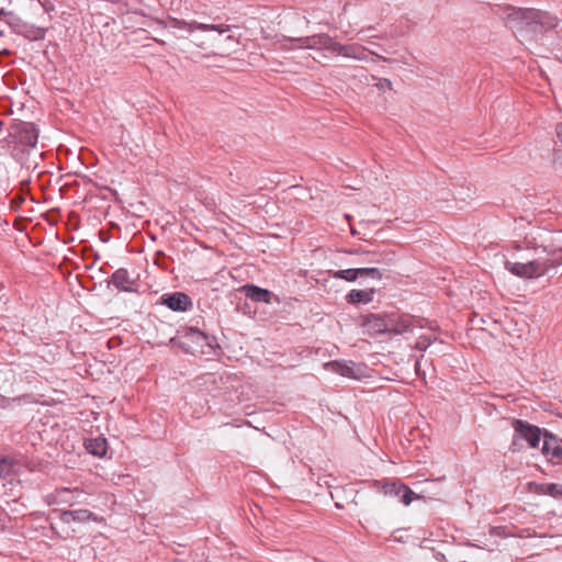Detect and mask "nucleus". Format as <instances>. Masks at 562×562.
<instances>
[{
  "label": "nucleus",
  "mask_w": 562,
  "mask_h": 562,
  "mask_svg": "<svg viewBox=\"0 0 562 562\" xmlns=\"http://www.w3.org/2000/svg\"><path fill=\"white\" fill-rule=\"evenodd\" d=\"M364 326H367L373 334L389 333L387 316L384 318L379 315L371 314L366 317Z\"/></svg>",
  "instance_id": "a211bd4d"
},
{
  "label": "nucleus",
  "mask_w": 562,
  "mask_h": 562,
  "mask_svg": "<svg viewBox=\"0 0 562 562\" xmlns=\"http://www.w3.org/2000/svg\"><path fill=\"white\" fill-rule=\"evenodd\" d=\"M333 277L335 279H341V280H346L348 282H353L359 278L358 277V268H356V269L350 268V269L335 271L333 273Z\"/></svg>",
  "instance_id": "5701e85b"
},
{
  "label": "nucleus",
  "mask_w": 562,
  "mask_h": 562,
  "mask_svg": "<svg viewBox=\"0 0 562 562\" xmlns=\"http://www.w3.org/2000/svg\"><path fill=\"white\" fill-rule=\"evenodd\" d=\"M328 366L334 372L346 378L359 379L362 374L361 367L352 361H333Z\"/></svg>",
  "instance_id": "2eb2a0df"
},
{
  "label": "nucleus",
  "mask_w": 562,
  "mask_h": 562,
  "mask_svg": "<svg viewBox=\"0 0 562 562\" xmlns=\"http://www.w3.org/2000/svg\"><path fill=\"white\" fill-rule=\"evenodd\" d=\"M417 321L411 315H398L392 313L387 315L389 333L401 335L412 331Z\"/></svg>",
  "instance_id": "9b49d317"
},
{
  "label": "nucleus",
  "mask_w": 562,
  "mask_h": 562,
  "mask_svg": "<svg viewBox=\"0 0 562 562\" xmlns=\"http://www.w3.org/2000/svg\"><path fill=\"white\" fill-rule=\"evenodd\" d=\"M415 370L418 375H420V360H417L415 363Z\"/></svg>",
  "instance_id": "2f4dec72"
},
{
  "label": "nucleus",
  "mask_w": 562,
  "mask_h": 562,
  "mask_svg": "<svg viewBox=\"0 0 562 562\" xmlns=\"http://www.w3.org/2000/svg\"><path fill=\"white\" fill-rule=\"evenodd\" d=\"M162 304L176 312H186L192 306L191 297L183 292H175L162 296Z\"/></svg>",
  "instance_id": "f8f14e48"
},
{
  "label": "nucleus",
  "mask_w": 562,
  "mask_h": 562,
  "mask_svg": "<svg viewBox=\"0 0 562 562\" xmlns=\"http://www.w3.org/2000/svg\"><path fill=\"white\" fill-rule=\"evenodd\" d=\"M376 87L380 89V90H384V89H391L392 88V82L386 79V78H382L380 79V81L376 83Z\"/></svg>",
  "instance_id": "cd10ccee"
},
{
  "label": "nucleus",
  "mask_w": 562,
  "mask_h": 562,
  "mask_svg": "<svg viewBox=\"0 0 562 562\" xmlns=\"http://www.w3.org/2000/svg\"><path fill=\"white\" fill-rule=\"evenodd\" d=\"M37 138L38 131L33 123L16 122L9 127L8 135L1 142L2 147H7L22 167L34 169L37 164L31 159V155L35 151Z\"/></svg>",
  "instance_id": "f257e3e1"
},
{
  "label": "nucleus",
  "mask_w": 562,
  "mask_h": 562,
  "mask_svg": "<svg viewBox=\"0 0 562 562\" xmlns=\"http://www.w3.org/2000/svg\"><path fill=\"white\" fill-rule=\"evenodd\" d=\"M243 291L247 299L255 302L271 303L272 297H276V295L269 290L254 284L244 285Z\"/></svg>",
  "instance_id": "dca6fc26"
},
{
  "label": "nucleus",
  "mask_w": 562,
  "mask_h": 562,
  "mask_svg": "<svg viewBox=\"0 0 562 562\" xmlns=\"http://www.w3.org/2000/svg\"><path fill=\"white\" fill-rule=\"evenodd\" d=\"M2 127H3V122L0 121V136L2 135Z\"/></svg>",
  "instance_id": "72a5a7b5"
},
{
  "label": "nucleus",
  "mask_w": 562,
  "mask_h": 562,
  "mask_svg": "<svg viewBox=\"0 0 562 562\" xmlns=\"http://www.w3.org/2000/svg\"><path fill=\"white\" fill-rule=\"evenodd\" d=\"M5 23L15 34L29 41H40L45 37L46 30L44 27L27 23L16 14H10V19H5Z\"/></svg>",
  "instance_id": "423d86ee"
},
{
  "label": "nucleus",
  "mask_w": 562,
  "mask_h": 562,
  "mask_svg": "<svg viewBox=\"0 0 562 562\" xmlns=\"http://www.w3.org/2000/svg\"><path fill=\"white\" fill-rule=\"evenodd\" d=\"M367 49L359 44H349L344 45L338 42H335L333 46V54L341 55L344 57L353 58L358 60L366 59Z\"/></svg>",
  "instance_id": "4468645a"
},
{
  "label": "nucleus",
  "mask_w": 562,
  "mask_h": 562,
  "mask_svg": "<svg viewBox=\"0 0 562 562\" xmlns=\"http://www.w3.org/2000/svg\"><path fill=\"white\" fill-rule=\"evenodd\" d=\"M53 515H56L63 522L70 524L75 522H87L93 518V513L88 509H77V510H59L54 509Z\"/></svg>",
  "instance_id": "ddd939ff"
},
{
  "label": "nucleus",
  "mask_w": 562,
  "mask_h": 562,
  "mask_svg": "<svg viewBox=\"0 0 562 562\" xmlns=\"http://www.w3.org/2000/svg\"><path fill=\"white\" fill-rule=\"evenodd\" d=\"M503 531V527H494L491 529V533L501 535Z\"/></svg>",
  "instance_id": "7c9ffc66"
},
{
  "label": "nucleus",
  "mask_w": 562,
  "mask_h": 562,
  "mask_svg": "<svg viewBox=\"0 0 562 562\" xmlns=\"http://www.w3.org/2000/svg\"><path fill=\"white\" fill-rule=\"evenodd\" d=\"M515 436L512 442V450L516 451L518 439L526 440L531 448H538L541 441L542 431L538 426L531 425L521 419L513 420Z\"/></svg>",
  "instance_id": "39448f33"
},
{
  "label": "nucleus",
  "mask_w": 562,
  "mask_h": 562,
  "mask_svg": "<svg viewBox=\"0 0 562 562\" xmlns=\"http://www.w3.org/2000/svg\"><path fill=\"white\" fill-rule=\"evenodd\" d=\"M111 284L117 291H136V280L131 277L130 272L125 268H120L112 273L110 280L108 281V286H110Z\"/></svg>",
  "instance_id": "9d476101"
},
{
  "label": "nucleus",
  "mask_w": 562,
  "mask_h": 562,
  "mask_svg": "<svg viewBox=\"0 0 562 562\" xmlns=\"http://www.w3.org/2000/svg\"><path fill=\"white\" fill-rule=\"evenodd\" d=\"M169 26L172 29H187L190 33L194 31H216L218 34H224L231 30V25L228 24H205L195 21L188 23L178 19H170Z\"/></svg>",
  "instance_id": "1a4fd4ad"
},
{
  "label": "nucleus",
  "mask_w": 562,
  "mask_h": 562,
  "mask_svg": "<svg viewBox=\"0 0 562 562\" xmlns=\"http://www.w3.org/2000/svg\"><path fill=\"white\" fill-rule=\"evenodd\" d=\"M540 491L553 497H562V485L557 483H547L540 486Z\"/></svg>",
  "instance_id": "b1692460"
},
{
  "label": "nucleus",
  "mask_w": 562,
  "mask_h": 562,
  "mask_svg": "<svg viewBox=\"0 0 562 562\" xmlns=\"http://www.w3.org/2000/svg\"><path fill=\"white\" fill-rule=\"evenodd\" d=\"M85 448L89 453L102 457L106 453L108 442L103 437L90 438L85 441Z\"/></svg>",
  "instance_id": "6ab92c4d"
},
{
  "label": "nucleus",
  "mask_w": 562,
  "mask_h": 562,
  "mask_svg": "<svg viewBox=\"0 0 562 562\" xmlns=\"http://www.w3.org/2000/svg\"><path fill=\"white\" fill-rule=\"evenodd\" d=\"M291 42L297 43V48H305V49H326L330 53H333V46L335 45V42L333 37H330L326 33L315 34L312 36H304V37H289L288 38Z\"/></svg>",
  "instance_id": "0eeeda50"
},
{
  "label": "nucleus",
  "mask_w": 562,
  "mask_h": 562,
  "mask_svg": "<svg viewBox=\"0 0 562 562\" xmlns=\"http://www.w3.org/2000/svg\"><path fill=\"white\" fill-rule=\"evenodd\" d=\"M213 338L195 327H184L178 331L176 337L170 339V344L178 345L183 350L194 353L204 352V347L212 346Z\"/></svg>",
  "instance_id": "20e7f679"
},
{
  "label": "nucleus",
  "mask_w": 562,
  "mask_h": 562,
  "mask_svg": "<svg viewBox=\"0 0 562 562\" xmlns=\"http://www.w3.org/2000/svg\"><path fill=\"white\" fill-rule=\"evenodd\" d=\"M226 40H233V36H232V35H228V36L226 37Z\"/></svg>",
  "instance_id": "f704fd0d"
},
{
  "label": "nucleus",
  "mask_w": 562,
  "mask_h": 562,
  "mask_svg": "<svg viewBox=\"0 0 562 562\" xmlns=\"http://www.w3.org/2000/svg\"><path fill=\"white\" fill-rule=\"evenodd\" d=\"M374 293H375V290L373 288L368 289V290L353 289V290L349 291L346 299H347V302L350 304H360V303L368 304L373 301Z\"/></svg>",
  "instance_id": "f3484780"
},
{
  "label": "nucleus",
  "mask_w": 562,
  "mask_h": 562,
  "mask_svg": "<svg viewBox=\"0 0 562 562\" xmlns=\"http://www.w3.org/2000/svg\"><path fill=\"white\" fill-rule=\"evenodd\" d=\"M376 486L385 496L397 497L402 493L404 484L400 482H376Z\"/></svg>",
  "instance_id": "412c9836"
},
{
  "label": "nucleus",
  "mask_w": 562,
  "mask_h": 562,
  "mask_svg": "<svg viewBox=\"0 0 562 562\" xmlns=\"http://www.w3.org/2000/svg\"><path fill=\"white\" fill-rule=\"evenodd\" d=\"M19 463L13 459L0 454V479H7L19 470Z\"/></svg>",
  "instance_id": "aec40b11"
},
{
  "label": "nucleus",
  "mask_w": 562,
  "mask_h": 562,
  "mask_svg": "<svg viewBox=\"0 0 562 562\" xmlns=\"http://www.w3.org/2000/svg\"><path fill=\"white\" fill-rule=\"evenodd\" d=\"M522 247L524 246L521 244H519V243H514L513 246H512V248L515 249V250H520V249H522Z\"/></svg>",
  "instance_id": "473e14b6"
},
{
  "label": "nucleus",
  "mask_w": 562,
  "mask_h": 562,
  "mask_svg": "<svg viewBox=\"0 0 562 562\" xmlns=\"http://www.w3.org/2000/svg\"><path fill=\"white\" fill-rule=\"evenodd\" d=\"M10 14H15L14 12L7 11L5 9H0V18L5 21V19H10Z\"/></svg>",
  "instance_id": "c85d7f7f"
},
{
  "label": "nucleus",
  "mask_w": 562,
  "mask_h": 562,
  "mask_svg": "<svg viewBox=\"0 0 562 562\" xmlns=\"http://www.w3.org/2000/svg\"><path fill=\"white\" fill-rule=\"evenodd\" d=\"M557 136L562 142V122L559 123L555 127Z\"/></svg>",
  "instance_id": "c756f323"
},
{
  "label": "nucleus",
  "mask_w": 562,
  "mask_h": 562,
  "mask_svg": "<svg viewBox=\"0 0 562 562\" xmlns=\"http://www.w3.org/2000/svg\"><path fill=\"white\" fill-rule=\"evenodd\" d=\"M402 498H401V502L405 505V506H408L414 498H420L419 495L415 494L408 486H406L404 484V487L402 490Z\"/></svg>",
  "instance_id": "a878e982"
},
{
  "label": "nucleus",
  "mask_w": 562,
  "mask_h": 562,
  "mask_svg": "<svg viewBox=\"0 0 562 562\" xmlns=\"http://www.w3.org/2000/svg\"><path fill=\"white\" fill-rule=\"evenodd\" d=\"M358 277L381 280L382 273L378 268H358Z\"/></svg>",
  "instance_id": "393cba45"
},
{
  "label": "nucleus",
  "mask_w": 562,
  "mask_h": 562,
  "mask_svg": "<svg viewBox=\"0 0 562 562\" xmlns=\"http://www.w3.org/2000/svg\"><path fill=\"white\" fill-rule=\"evenodd\" d=\"M435 340L436 337L420 336L415 344V349L425 351Z\"/></svg>",
  "instance_id": "bb28decb"
},
{
  "label": "nucleus",
  "mask_w": 562,
  "mask_h": 562,
  "mask_svg": "<svg viewBox=\"0 0 562 562\" xmlns=\"http://www.w3.org/2000/svg\"><path fill=\"white\" fill-rule=\"evenodd\" d=\"M509 21L521 36L536 37L558 25L557 18L536 9H517L509 15Z\"/></svg>",
  "instance_id": "7ed1b4c3"
},
{
  "label": "nucleus",
  "mask_w": 562,
  "mask_h": 562,
  "mask_svg": "<svg viewBox=\"0 0 562 562\" xmlns=\"http://www.w3.org/2000/svg\"><path fill=\"white\" fill-rule=\"evenodd\" d=\"M526 248H533L536 257L527 262L505 261V268L519 278H538L551 269L562 265V248L537 247L527 238L524 240Z\"/></svg>",
  "instance_id": "f03ea898"
},
{
  "label": "nucleus",
  "mask_w": 562,
  "mask_h": 562,
  "mask_svg": "<svg viewBox=\"0 0 562 562\" xmlns=\"http://www.w3.org/2000/svg\"><path fill=\"white\" fill-rule=\"evenodd\" d=\"M78 494L77 491H72L69 488L57 490L53 495H50V503H65L72 505L75 503V495Z\"/></svg>",
  "instance_id": "4be33fe9"
},
{
  "label": "nucleus",
  "mask_w": 562,
  "mask_h": 562,
  "mask_svg": "<svg viewBox=\"0 0 562 562\" xmlns=\"http://www.w3.org/2000/svg\"><path fill=\"white\" fill-rule=\"evenodd\" d=\"M541 452L550 462L555 464L562 463V439L544 431Z\"/></svg>",
  "instance_id": "6e6552de"
}]
</instances>
